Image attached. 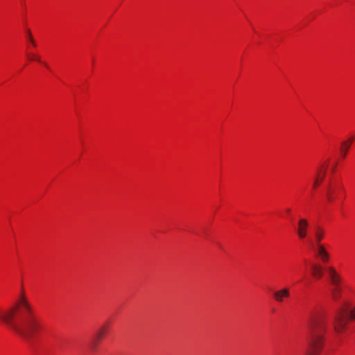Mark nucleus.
<instances>
[{
	"label": "nucleus",
	"instance_id": "obj_1",
	"mask_svg": "<svg viewBox=\"0 0 355 355\" xmlns=\"http://www.w3.org/2000/svg\"><path fill=\"white\" fill-rule=\"evenodd\" d=\"M16 308H10L0 315V319L10 328L30 341L33 340L42 329L43 325L40 320H34L31 323L28 322V315L20 311L19 322L15 320Z\"/></svg>",
	"mask_w": 355,
	"mask_h": 355
},
{
	"label": "nucleus",
	"instance_id": "obj_2",
	"mask_svg": "<svg viewBox=\"0 0 355 355\" xmlns=\"http://www.w3.org/2000/svg\"><path fill=\"white\" fill-rule=\"evenodd\" d=\"M325 329L324 320L322 318L319 317L311 320L309 326L306 355H318L320 353L323 346V334Z\"/></svg>",
	"mask_w": 355,
	"mask_h": 355
},
{
	"label": "nucleus",
	"instance_id": "obj_3",
	"mask_svg": "<svg viewBox=\"0 0 355 355\" xmlns=\"http://www.w3.org/2000/svg\"><path fill=\"white\" fill-rule=\"evenodd\" d=\"M350 320H355V305L353 306H343L338 309L334 320V330L342 333L347 329Z\"/></svg>",
	"mask_w": 355,
	"mask_h": 355
},
{
	"label": "nucleus",
	"instance_id": "obj_4",
	"mask_svg": "<svg viewBox=\"0 0 355 355\" xmlns=\"http://www.w3.org/2000/svg\"><path fill=\"white\" fill-rule=\"evenodd\" d=\"M19 306L20 307V311L21 312L28 315V318L27 319L29 321H28V322L30 323L31 322V323H33V322H34V320H40L34 313L33 308L31 307L28 300H26L24 293H21L19 297Z\"/></svg>",
	"mask_w": 355,
	"mask_h": 355
},
{
	"label": "nucleus",
	"instance_id": "obj_5",
	"mask_svg": "<svg viewBox=\"0 0 355 355\" xmlns=\"http://www.w3.org/2000/svg\"><path fill=\"white\" fill-rule=\"evenodd\" d=\"M107 330H108L107 324L103 325L98 330L96 335L95 340H94L92 344V348L95 349L97 347L98 342L103 338L104 335L106 334Z\"/></svg>",
	"mask_w": 355,
	"mask_h": 355
},
{
	"label": "nucleus",
	"instance_id": "obj_6",
	"mask_svg": "<svg viewBox=\"0 0 355 355\" xmlns=\"http://www.w3.org/2000/svg\"><path fill=\"white\" fill-rule=\"evenodd\" d=\"M315 250L317 252L318 256L320 258L322 261H328L329 255L323 245L318 244L315 248Z\"/></svg>",
	"mask_w": 355,
	"mask_h": 355
},
{
	"label": "nucleus",
	"instance_id": "obj_7",
	"mask_svg": "<svg viewBox=\"0 0 355 355\" xmlns=\"http://www.w3.org/2000/svg\"><path fill=\"white\" fill-rule=\"evenodd\" d=\"M326 173V167L321 166L317 170L316 177L313 182V189L316 188L323 181Z\"/></svg>",
	"mask_w": 355,
	"mask_h": 355
},
{
	"label": "nucleus",
	"instance_id": "obj_8",
	"mask_svg": "<svg viewBox=\"0 0 355 355\" xmlns=\"http://www.w3.org/2000/svg\"><path fill=\"white\" fill-rule=\"evenodd\" d=\"M308 223L304 219H301L299 221L298 227L297 230V234L301 239H303L306 235V229Z\"/></svg>",
	"mask_w": 355,
	"mask_h": 355
},
{
	"label": "nucleus",
	"instance_id": "obj_9",
	"mask_svg": "<svg viewBox=\"0 0 355 355\" xmlns=\"http://www.w3.org/2000/svg\"><path fill=\"white\" fill-rule=\"evenodd\" d=\"M312 275L316 279H320L323 275V268L319 264H313L311 266Z\"/></svg>",
	"mask_w": 355,
	"mask_h": 355
},
{
	"label": "nucleus",
	"instance_id": "obj_10",
	"mask_svg": "<svg viewBox=\"0 0 355 355\" xmlns=\"http://www.w3.org/2000/svg\"><path fill=\"white\" fill-rule=\"evenodd\" d=\"M328 271H329V277H330L331 283L335 286H338V284L340 282V277H339L338 275L337 274L336 271L335 270V269L332 267H330L328 268Z\"/></svg>",
	"mask_w": 355,
	"mask_h": 355
},
{
	"label": "nucleus",
	"instance_id": "obj_11",
	"mask_svg": "<svg viewBox=\"0 0 355 355\" xmlns=\"http://www.w3.org/2000/svg\"><path fill=\"white\" fill-rule=\"evenodd\" d=\"M274 297L277 302H282L284 297L288 296V290L284 288L282 290L275 291L274 293Z\"/></svg>",
	"mask_w": 355,
	"mask_h": 355
},
{
	"label": "nucleus",
	"instance_id": "obj_12",
	"mask_svg": "<svg viewBox=\"0 0 355 355\" xmlns=\"http://www.w3.org/2000/svg\"><path fill=\"white\" fill-rule=\"evenodd\" d=\"M337 193V189L331 186H329L327 191V198L329 201H333Z\"/></svg>",
	"mask_w": 355,
	"mask_h": 355
},
{
	"label": "nucleus",
	"instance_id": "obj_13",
	"mask_svg": "<svg viewBox=\"0 0 355 355\" xmlns=\"http://www.w3.org/2000/svg\"><path fill=\"white\" fill-rule=\"evenodd\" d=\"M314 236L316 242V246L318 244H320V241H322L324 236V231L319 227H318L314 232Z\"/></svg>",
	"mask_w": 355,
	"mask_h": 355
},
{
	"label": "nucleus",
	"instance_id": "obj_14",
	"mask_svg": "<svg viewBox=\"0 0 355 355\" xmlns=\"http://www.w3.org/2000/svg\"><path fill=\"white\" fill-rule=\"evenodd\" d=\"M350 148V143L349 141H343L341 144V152L343 156L345 157L347 155V150Z\"/></svg>",
	"mask_w": 355,
	"mask_h": 355
},
{
	"label": "nucleus",
	"instance_id": "obj_15",
	"mask_svg": "<svg viewBox=\"0 0 355 355\" xmlns=\"http://www.w3.org/2000/svg\"><path fill=\"white\" fill-rule=\"evenodd\" d=\"M332 295H333V297L335 300H337V299L339 298L340 295H339V288H338V286H335L334 290L332 291Z\"/></svg>",
	"mask_w": 355,
	"mask_h": 355
},
{
	"label": "nucleus",
	"instance_id": "obj_16",
	"mask_svg": "<svg viewBox=\"0 0 355 355\" xmlns=\"http://www.w3.org/2000/svg\"><path fill=\"white\" fill-rule=\"evenodd\" d=\"M27 35H28V39L29 40L31 43L35 46V40H33V38L32 37V35H31V31L29 30L27 31Z\"/></svg>",
	"mask_w": 355,
	"mask_h": 355
},
{
	"label": "nucleus",
	"instance_id": "obj_17",
	"mask_svg": "<svg viewBox=\"0 0 355 355\" xmlns=\"http://www.w3.org/2000/svg\"><path fill=\"white\" fill-rule=\"evenodd\" d=\"M31 60H37L39 62H40V58L35 56V55H33L31 58Z\"/></svg>",
	"mask_w": 355,
	"mask_h": 355
},
{
	"label": "nucleus",
	"instance_id": "obj_18",
	"mask_svg": "<svg viewBox=\"0 0 355 355\" xmlns=\"http://www.w3.org/2000/svg\"><path fill=\"white\" fill-rule=\"evenodd\" d=\"M353 140H354L353 138H350L347 141H349L350 143V145H351L352 143L353 142Z\"/></svg>",
	"mask_w": 355,
	"mask_h": 355
}]
</instances>
